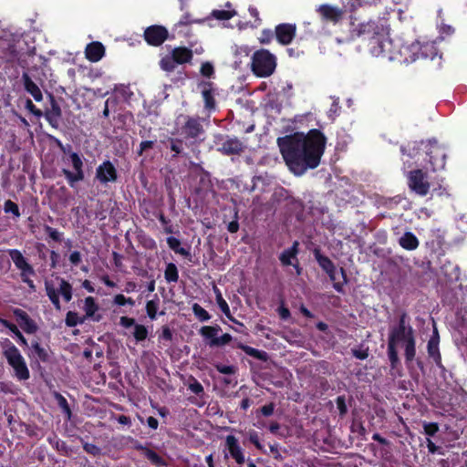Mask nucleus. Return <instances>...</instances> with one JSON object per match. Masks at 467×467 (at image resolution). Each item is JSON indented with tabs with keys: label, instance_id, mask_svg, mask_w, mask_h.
<instances>
[{
	"label": "nucleus",
	"instance_id": "nucleus-2",
	"mask_svg": "<svg viewBox=\"0 0 467 467\" xmlns=\"http://www.w3.org/2000/svg\"><path fill=\"white\" fill-rule=\"evenodd\" d=\"M352 36L362 37L368 41L369 52L374 57H379L385 52L384 35L379 26L374 21L359 24L353 31Z\"/></svg>",
	"mask_w": 467,
	"mask_h": 467
},
{
	"label": "nucleus",
	"instance_id": "nucleus-18",
	"mask_svg": "<svg viewBox=\"0 0 467 467\" xmlns=\"http://www.w3.org/2000/svg\"><path fill=\"white\" fill-rule=\"evenodd\" d=\"M440 337L437 328H434L433 334L428 341L427 351L430 358H431L435 365L440 369H444V366L441 362V355L439 348Z\"/></svg>",
	"mask_w": 467,
	"mask_h": 467
},
{
	"label": "nucleus",
	"instance_id": "nucleus-59",
	"mask_svg": "<svg viewBox=\"0 0 467 467\" xmlns=\"http://www.w3.org/2000/svg\"><path fill=\"white\" fill-rule=\"evenodd\" d=\"M83 449L87 453L92 456H98L101 452V449L93 443L84 442Z\"/></svg>",
	"mask_w": 467,
	"mask_h": 467
},
{
	"label": "nucleus",
	"instance_id": "nucleus-54",
	"mask_svg": "<svg viewBox=\"0 0 467 467\" xmlns=\"http://www.w3.org/2000/svg\"><path fill=\"white\" fill-rule=\"evenodd\" d=\"M423 430L427 436L433 437L440 431V427L437 422H424Z\"/></svg>",
	"mask_w": 467,
	"mask_h": 467
},
{
	"label": "nucleus",
	"instance_id": "nucleus-19",
	"mask_svg": "<svg viewBox=\"0 0 467 467\" xmlns=\"http://www.w3.org/2000/svg\"><path fill=\"white\" fill-rule=\"evenodd\" d=\"M201 88L202 96L204 101V108L208 111H213L216 108V101L214 99L215 90L213 83L211 81H201L198 84Z\"/></svg>",
	"mask_w": 467,
	"mask_h": 467
},
{
	"label": "nucleus",
	"instance_id": "nucleus-52",
	"mask_svg": "<svg viewBox=\"0 0 467 467\" xmlns=\"http://www.w3.org/2000/svg\"><path fill=\"white\" fill-rule=\"evenodd\" d=\"M170 148L174 152L172 158L178 157L182 153V140L181 139H171Z\"/></svg>",
	"mask_w": 467,
	"mask_h": 467
},
{
	"label": "nucleus",
	"instance_id": "nucleus-35",
	"mask_svg": "<svg viewBox=\"0 0 467 467\" xmlns=\"http://www.w3.org/2000/svg\"><path fill=\"white\" fill-rule=\"evenodd\" d=\"M167 244L168 246L178 254H181L182 256H189L190 252L189 250L183 248L181 246V241L173 236H170L167 238Z\"/></svg>",
	"mask_w": 467,
	"mask_h": 467
},
{
	"label": "nucleus",
	"instance_id": "nucleus-63",
	"mask_svg": "<svg viewBox=\"0 0 467 467\" xmlns=\"http://www.w3.org/2000/svg\"><path fill=\"white\" fill-rule=\"evenodd\" d=\"M352 355L360 360H364L368 358V348L366 349H358V348H352L351 349Z\"/></svg>",
	"mask_w": 467,
	"mask_h": 467
},
{
	"label": "nucleus",
	"instance_id": "nucleus-61",
	"mask_svg": "<svg viewBox=\"0 0 467 467\" xmlns=\"http://www.w3.org/2000/svg\"><path fill=\"white\" fill-rule=\"evenodd\" d=\"M49 442L53 445V447L59 452L63 453V454H67L68 452V448H67V443L64 441H61V440H57L54 443L52 442V441L49 439Z\"/></svg>",
	"mask_w": 467,
	"mask_h": 467
},
{
	"label": "nucleus",
	"instance_id": "nucleus-55",
	"mask_svg": "<svg viewBox=\"0 0 467 467\" xmlns=\"http://www.w3.org/2000/svg\"><path fill=\"white\" fill-rule=\"evenodd\" d=\"M249 441L254 445V447L262 451L263 453H266L264 445L260 442L259 435L255 431H252L249 432L248 437Z\"/></svg>",
	"mask_w": 467,
	"mask_h": 467
},
{
	"label": "nucleus",
	"instance_id": "nucleus-42",
	"mask_svg": "<svg viewBox=\"0 0 467 467\" xmlns=\"http://www.w3.org/2000/svg\"><path fill=\"white\" fill-rule=\"evenodd\" d=\"M63 174L65 175L68 184L71 187H73L76 182L83 181L84 177H85L84 172H78V171L72 172L67 169L63 170Z\"/></svg>",
	"mask_w": 467,
	"mask_h": 467
},
{
	"label": "nucleus",
	"instance_id": "nucleus-8",
	"mask_svg": "<svg viewBox=\"0 0 467 467\" xmlns=\"http://www.w3.org/2000/svg\"><path fill=\"white\" fill-rule=\"evenodd\" d=\"M205 130L202 126V119L196 116L185 117V122L181 127V134L183 138L190 141L191 144H195L202 141V137L204 135Z\"/></svg>",
	"mask_w": 467,
	"mask_h": 467
},
{
	"label": "nucleus",
	"instance_id": "nucleus-25",
	"mask_svg": "<svg viewBox=\"0 0 467 467\" xmlns=\"http://www.w3.org/2000/svg\"><path fill=\"white\" fill-rule=\"evenodd\" d=\"M22 81L25 90L29 93L36 101L40 102L43 99L42 91L26 72L22 74Z\"/></svg>",
	"mask_w": 467,
	"mask_h": 467
},
{
	"label": "nucleus",
	"instance_id": "nucleus-40",
	"mask_svg": "<svg viewBox=\"0 0 467 467\" xmlns=\"http://www.w3.org/2000/svg\"><path fill=\"white\" fill-rule=\"evenodd\" d=\"M0 345L3 348V355L5 358L20 352L19 349L8 338H4L0 342Z\"/></svg>",
	"mask_w": 467,
	"mask_h": 467
},
{
	"label": "nucleus",
	"instance_id": "nucleus-13",
	"mask_svg": "<svg viewBox=\"0 0 467 467\" xmlns=\"http://www.w3.org/2000/svg\"><path fill=\"white\" fill-rule=\"evenodd\" d=\"M143 38L149 46L160 47L167 39L173 40L175 38V35H170L168 29L164 26L152 25L145 28Z\"/></svg>",
	"mask_w": 467,
	"mask_h": 467
},
{
	"label": "nucleus",
	"instance_id": "nucleus-27",
	"mask_svg": "<svg viewBox=\"0 0 467 467\" xmlns=\"http://www.w3.org/2000/svg\"><path fill=\"white\" fill-rule=\"evenodd\" d=\"M317 11L322 16L323 19L334 23L338 22L342 17V11L329 5H321Z\"/></svg>",
	"mask_w": 467,
	"mask_h": 467
},
{
	"label": "nucleus",
	"instance_id": "nucleus-6",
	"mask_svg": "<svg viewBox=\"0 0 467 467\" xmlns=\"http://www.w3.org/2000/svg\"><path fill=\"white\" fill-rule=\"evenodd\" d=\"M7 254L13 261L16 268L20 271V278L30 289L35 290L36 286L31 276L36 275L33 265L27 261L18 249H8Z\"/></svg>",
	"mask_w": 467,
	"mask_h": 467
},
{
	"label": "nucleus",
	"instance_id": "nucleus-16",
	"mask_svg": "<svg viewBox=\"0 0 467 467\" xmlns=\"http://www.w3.org/2000/svg\"><path fill=\"white\" fill-rule=\"evenodd\" d=\"M296 35V24L282 23L275 26V36L277 42L282 46L290 45Z\"/></svg>",
	"mask_w": 467,
	"mask_h": 467
},
{
	"label": "nucleus",
	"instance_id": "nucleus-14",
	"mask_svg": "<svg viewBox=\"0 0 467 467\" xmlns=\"http://www.w3.org/2000/svg\"><path fill=\"white\" fill-rule=\"evenodd\" d=\"M119 174L114 164L109 161H104L96 169V179L102 184L108 185L118 181Z\"/></svg>",
	"mask_w": 467,
	"mask_h": 467
},
{
	"label": "nucleus",
	"instance_id": "nucleus-31",
	"mask_svg": "<svg viewBox=\"0 0 467 467\" xmlns=\"http://www.w3.org/2000/svg\"><path fill=\"white\" fill-rule=\"evenodd\" d=\"M404 346V357L407 364L412 362L416 356V338L415 337L408 338L401 343Z\"/></svg>",
	"mask_w": 467,
	"mask_h": 467
},
{
	"label": "nucleus",
	"instance_id": "nucleus-51",
	"mask_svg": "<svg viewBox=\"0 0 467 467\" xmlns=\"http://www.w3.org/2000/svg\"><path fill=\"white\" fill-rule=\"evenodd\" d=\"M69 157H70L72 166H73V169L75 170V171L84 172L83 161H82L81 157L78 155V153L71 152L69 154Z\"/></svg>",
	"mask_w": 467,
	"mask_h": 467
},
{
	"label": "nucleus",
	"instance_id": "nucleus-34",
	"mask_svg": "<svg viewBox=\"0 0 467 467\" xmlns=\"http://www.w3.org/2000/svg\"><path fill=\"white\" fill-rule=\"evenodd\" d=\"M240 348L246 355L253 357L258 360L266 361L268 358V354L264 350H259L257 348L246 345H242Z\"/></svg>",
	"mask_w": 467,
	"mask_h": 467
},
{
	"label": "nucleus",
	"instance_id": "nucleus-50",
	"mask_svg": "<svg viewBox=\"0 0 467 467\" xmlns=\"http://www.w3.org/2000/svg\"><path fill=\"white\" fill-rule=\"evenodd\" d=\"M188 389L197 396L204 395V389L202 385L195 378H192L191 382L188 385Z\"/></svg>",
	"mask_w": 467,
	"mask_h": 467
},
{
	"label": "nucleus",
	"instance_id": "nucleus-36",
	"mask_svg": "<svg viewBox=\"0 0 467 467\" xmlns=\"http://www.w3.org/2000/svg\"><path fill=\"white\" fill-rule=\"evenodd\" d=\"M164 278L168 283H177L179 280L178 268L173 263H169L164 271Z\"/></svg>",
	"mask_w": 467,
	"mask_h": 467
},
{
	"label": "nucleus",
	"instance_id": "nucleus-44",
	"mask_svg": "<svg viewBox=\"0 0 467 467\" xmlns=\"http://www.w3.org/2000/svg\"><path fill=\"white\" fill-rule=\"evenodd\" d=\"M158 309H159V299L158 298L149 300L146 303V312H147L148 317L151 320H154L156 318Z\"/></svg>",
	"mask_w": 467,
	"mask_h": 467
},
{
	"label": "nucleus",
	"instance_id": "nucleus-41",
	"mask_svg": "<svg viewBox=\"0 0 467 467\" xmlns=\"http://www.w3.org/2000/svg\"><path fill=\"white\" fill-rule=\"evenodd\" d=\"M195 317L201 322H206L211 319V315L198 303H194L192 306Z\"/></svg>",
	"mask_w": 467,
	"mask_h": 467
},
{
	"label": "nucleus",
	"instance_id": "nucleus-11",
	"mask_svg": "<svg viewBox=\"0 0 467 467\" xmlns=\"http://www.w3.org/2000/svg\"><path fill=\"white\" fill-rule=\"evenodd\" d=\"M214 142L221 145L217 150L225 156L241 155L246 148L244 142L234 136L217 134L214 137Z\"/></svg>",
	"mask_w": 467,
	"mask_h": 467
},
{
	"label": "nucleus",
	"instance_id": "nucleus-24",
	"mask_svg": "<svg viewBox=\"0 0 467 467\" xmlns=\"http://www.w3.org/2000/svg\"><path fill=\"white\" fill-rule=\"evenodd\" d=\"M99 305L96 303L94 297L88 296L84 301V311H85V321L87 319H91L94 322H99L102 318L100 314H97L99 310Z\"/></svg>",
	"mask_w": 467,
	"mask_h": 467
},
{
	"label": "nucleus",
	"instance_id": "nucleus-3",
	"mask_svg": "<svg viewBox=\"0 0 467 467\" xmlns=\"http://www.w3.org/2000/svg\"><path fill=\"white\" fill-rule=\"evenodd\" d=\"M276 57L267 49H259L252 56L251 69L258 78L270 77L275 70Z\"/></svg>",
	"mask_w": 467,
	"mask_h": 467
},
{
	"label": "nucleus",
	"instance_id": "nucleus-5",
	"mask_svg": "<svg viewBox=\"0 0 467 467\" xmlns=\"http://www.w3.org/2000/svg\"><path fill=\"white\" fill-rule=\"evenodd\" d=\"M192 45L187 47H176L171 53L162 57L159 62L160 67L165 72H172L178 65L191 63L193 57Z\"/></svg>",
	"mask_w": 467,
	"mask_h": 467
},
{
	"label": "nucleus",
	"instance_id": "nucleus-45",
	"mask_svg": "<svg viewBox=\"0 0 467 467\" xmlns=\"http://www.w3.org/2000/svg\"><path fill=\"white\" fill-rule=\"evenodd\" d=\"M212 16L217 20H229L236 15L234 10H213Z\"/></svg>",
	"mask_w": 467,
	"mask_h": 467
},
{
	"label": "nucleus",
	"instance_id": "nucleus-57",
	"mask_svg": "<svg viewBox=\"0 0 467 467\" xmlns=\"http://www.w3.org/2000/svg\"><path fill=\"white\" fill-rule=\"evenodd\" d=\"M275 36V32H273L271 29H264L261 32V36L259 37V42L263 45H268L272 42Z\"/></svg>",
	"mask_w": 467,
	"mask_h": 467
},
{
	"label": "nucleus",
	"instance_id": "nucleus-56",
	"mask_svg": "<svg viewBox=\"0 0 467 467\" xmlns=\"http://www.w3.org/2000/svg\"><path fill=\"white\" fill-rule=\"evenodd\" d=\"M337 408L339 411V416L344 417L348 413V406L346 403V397L344 395L338 396L336 399Z\"/></svg>",
	"mask_w": 467,
	"mask_h": 467
},
{
	"label": "nucleus",
	"instance_id": "nucleus-47",
	"mask_svg": "<svg viewBox=\"0 0 467 467\" xmlns=\"http://www.w3.org/2000/svg\"><path fill=\"white\" fill-rule=\"evenodd\" d=\"M157 218L158 220L160 221V223H161V225L163 226V231L165 234H173L174 233V228L171 224V222L170 219H168L163 213H159L158 215H157Z\"/></svg>",
	"mask_w": 467,
	"mask_h": 467
},
{
	"label": "nucleus",
	"instance_id": "nucleus-46",
	"mask_svg": "<svg viewBox=\"0 0 467 467\" xmlns=\"http://www.w3.org/2000/svg\"><path fill=\"white\" fill-rule=\"evenodd\" d=\"M56 400L63 412L67 414L68 419H70L72 412L66 398L62 396L60 393H56Z\"/></svg>",
	"mask_w": 467,
	"mask_h": 467
},
{
	"label": "nucleus",
	"instance_id": "nucleus-48",
	"mask_svg": "<svg viewBox=\"0 0 467 467\" xmlns=\"http://www.w3.org/2000/svg\"><path fill=\"white\" fill-rule=\"evenodd\" d=\"M233 337L230 334L225 333L222 335L221 337H217L216 339H213V341H209L208 345L210 347H222L229 344L232 341Z\"/></svg>",
	"mask_w": 467,
	"mask_h": 467
},
{
	"label": "nucleus",
	"instance_id": "nucleus-1",
	"mask_svg": "<svg viewBox=\"0 0 467 467\" xmlns=\"http://www.w3.org/2000/svg\"><path fill=\"white\" fill-rule=\"evenodd\" d=\"M282 157L296 176L303 175L309 169H316L324 154L327 138L317 129L310 130L306 135L295 132L276 140Z\"/></svg>",
	"mask_w": 467,
	"mask_h": 467
},
{
	"label": "nucleus",
	"instance_id": "nucleus-12",
	"mask_svg": "<svg viewBox=\"0 0 467 467\" xmlns=\"http://www.w3.org/2000/svg\"><path fill=\"white\" fill-rule=\"evenodd\" d=\"M426 161L430 164L431 171H437L443 170L446 165V151L443 146L436 140H430L426 146Z\"/></svg>",
	"mask_w": 467,
	"mask_h": 467
},
{
	"label": "nucleus",
	"instance_id": "nucleus-10",
	"mask_svg": "<svg viewBox=\"0 0 467 467\" xmlns=\"http://www.w3.org/2000/svg\"><path fill=\"white\" fill-rule=\"evenodd\" d=\"M45 290L47 296L57 310L61 309L59 295L63 296L66 302H69L72 299V285L69 282L63 278L60 279V285L58 290H57L54 285L48 281L45 282Z\"/></svg>",
	"mask_w": 467,
	"mask_h": 467
},
{
	"label": "nucleus",
	"instance_id": "nucleus-22",
	"mask_svg": "<svg viewBox=\"0 0 467 467\" xmlns=\"http://www.w3.org/2000/svg\"><path fill=\"white\" fill-rule=\"evenodd\" d=\"M133 448L136 451H141L142 454L150 462L151 464L158 466V467H162V466L167 465L166 461L161 455H159L155 451L148 448L147 446L141 444L140 441H138L136 440L134 441Z\"/></svg>",
	"mask_w": 467,
	"mask_h": 467
},
{
	"label": "nucleus",
	"instance_id": "nucleus-29",
	"mask_svg": "<svg viewBox=\"0 0 467 467\" xmlns=\"http://www.w3.org/2000/svg\"><path fill=\"white\" fill-rule=\"evenodd\" d=\"M213 292L215 294L216 303H217L219 308L221 309V311L225 315V317L230 321L239 324V322L232 316L230 307H229L227 302L224 300L220 289L216 285L213 286Z\"/></svg>",
	"mask_w": 467,
	"mask_h": 467
},
{
	"label": "nucleus",
	"instance_id": "nucleus-9",
	"mask_svg": "<svg viewBox=\"0 0 467 467\" xmlns=\"http://www.w3.org/2000/svg\"><path fill=\"white\" fill-rule=\"evenodd\" d=\"M407 183L410 192L424 197L431 190V183L428 181L427 172L421 169L410 171L407 175Z\"/></svg>",
	"mask_w": 467,
	"mask_h": 467
},
{
	"label": "nucleus",
	"instance_id": "nucleus-39",
	"mask_svg": "<svg viewBox=\"0 0 467 467\" xmlns=\"http://www.w3.org/2000/svg\"><path fill=\"white\" fill-rule=\"evenodd\" d=\"M65 323L67 327H74L85 323V317H79L77 312L68 311L66 315Z\"/></svg>",
	"mask_w": 467,
	"mask_h": 467
},
{
	"label": "nucleus",
	"instance_id": "nucleus-58",
	"mask_svg": "<svg viewBox=\"0 0 467 467\" xmlns=\"http://www.w3.org/2000/svg\"><path fill=\"white\" fill-rule=\"evenodd\" d=\"M200 72L203 77L210 78L214 75V67L211 62H203Z\"/></svg>",
	"mask_w": 467,
	"mask_h": 467
},
{
	"label": "nucleus",
	"instance_id": "nucleus-15",
	"mask_svg": "<svg viewBox=\"0 0 467 467\" xmlns=\"http://www.w3.org/2000/svg\"><path fill=\"white\" fill-rule=\"evenodd\" d=\"M224 445L228 451V453L224 452V459H228L230 456L239 465H242L246 462L244 451L241 447L239 441L235 436L227 435Z\"/></svg>",
	"mask_w": 467,
	"mask_h": 467
},
{
	"label": "nucleus",
	"instance_id": "nucleus-64",
	"mask_svg": "<svg viewBox=\"0 0 467 467\" xmlns=\"http://www.w3.org/2000/svg\"><path fill=\"white\" fill-rule=\"evenodd\" d=\"M153 146H154L153 140H143L140 144V148L137 150V154L139 156H141L145 150L152 149Z\"/></svg>",
	"mask_w": 467,
	"mask_h": 467
},
{
	"label": "nucleus",
	"instance_id": "nucleus-26",
	"mask_svg": "<svg viewBox=\"0 0 467 467\" xmlns=\"http://www.w3.org/2000/svg\"><path fill=\"white\" fill-rule=\"evenodd\" d=\"M51 108L45 113L47 121L53 127L57 128L58 120L62 115L60 106L56 101L53 96H51Z\"/></svg>",
	"mask_w": 467,
	"mask_h": 467
},
{
	"label": "nucleus",
	"instance_id": "nucleus-32",
	"mask_svg": "<svg viewBox=\"0 0 467 467\" xmlns=\"http://www.w3.org/2000/svg\"><path fill=\"white\" fill-rule=\"evenodd\" d=\"M206 18H194L192 16L186 12L184 13L180 20L173 26V31L178 30L180 27L187 26L192 24H202Z\"/></svg>",
	"mask_w": 467,
	"mask_h": 467
},
{
	"label": "nucleus",
	"instance_id": "nucleus-28",
	"mask_svg": "<svg viewBox=\"0 0 467 467\" xmlns=\"http://www.w3.org/2000/svg\"><path fill=\"white\" fill-rule=\"evenodd\" d=\"M399 244L407 251H413L419 247L420 242L412 232H405L399 239Z\"/></svg>",
	"mask_w": 467,
	"mask_h": 467
},
{
	"label": "nucleus",
	"instance_id": "nucleus-30",
	"mask_svg": "<svg viewBox=\"0 0 467 467\" xmlns=\"http://www.w3.org/2000/svg\"><path fill=\"white\" fill-rule=\"evenodd\" d=\"M298 242L295 241L293 245L285 250H284L279 255V260L284 266L292 265L291 259L296 258L298 254Z\"/></svg>",
	"mask_w": 467,
	"mask_h": 467
},
{
	"label": "nucleus",
	"instance_id": "nucleus-49",
	"mask_svg": "<svg viewBox=\"0 0 467 467\" xmlns=\"http://www.w3.org/2000/svg\"><path fill=\"white\" fill-rule=\"evenodd\" d=\"M44 231L54 242L60 243L62 241L63 233L58 232L57 229L45 224Z\"/></svg>",
	"mask_w": 467,
	"mask_h": 467
},
{
	"label": "nucleus",
	"instance_id": "nucleus-60",
	"mask_svg": "<svg viewBox=\"0 0 467 467\" xmlns=\"http://www.w3.org/2000/svg\"><path fill=\"white\" fill-rule=\"evenodd\" d=\"M275 409V404L274 402H270L261 407L260 410L257 411V414L261 413L265 417H269L274 414Z\"/></svg>",
	"mask_w": 467,
	"mask_h": 467
},
{
	"label": "nucleus",
	"instance_id": "nucleus-37",
	"mask_svg": "<svg viewBox=\"0 0 467 467\" xmlns=\"http://www.w3.org/2000/svg\"><path fill=\"white\" fill-rule=\"evenodd\" d=\"M31 350L36 358L42 361L47 362L48 359V354L47 350L41 346L38 340H33L31 342Z\"/></svg>",
	"mask_w": 467,
	"mask_h": 467
},
{
	"label": "nucleus",
	"instance_id": "nucleus-7",
	"mask_svg": "<svg viewBox=\"0 0 467 467\" xmlns=\"http://www.w3.org/2000/svg\"><path fill=\"white\" fill-rule=\"evenodd\" d=\"M413 337H415L414 329L409 323L408 314L402 312L399 317L398 324L389 330L388 342L399 345Z\"/></svg>",
	"mask_w": 467,
	"mask_h": 467
},
{
	"label": "nucleus",
	"instance_id": "nucleus-17",
	"mask_svg": "<svg viewBox=\"0 0 467 467\" xmlns=\"http://www.w3.org/2000/svg\"><path fill=\"white\" fill-rule=\"evenodd\" d=\"M7 363L13 368L15 376L19 380H27L30 378V372L21 353L7 357Z\"/></svg>",
	"mask_w": 467,
	"mask_h": 467
},
{
	"label": "nucleus",
	"instance_id": "nucleus-53",
	"mask_svg": "<svg viewBox=\"0 0 467 467\" xmlns=\"http://www.w3.org/2000/svg\"><path fill=\"white\" fill-rule=\"evenodd\" d=\"M214 368H216V370L219 373L224 374V375L235 374L236 370H237L236 367L234 365H224V364H221V363L215 364Z\"/></svg>",
	"mask_w": 467,
	"mask_h": 467
},
{
	"label": "nucleus",
	"instance_id": "nucleus-4",
	"mask_svg": "<svg viewBox=\"0 0 467 467\" xmlns=\"http://www.w3.org/2000/svg\"><path fill=\"white\" fill-rule=\"evenodd\" d=\"M314 257L316 261L317 262L318 265L322 268L324 272L328 275L330 281L333 283V288L340 293L344 294V285L348 284V278L346 273V270L343 267H340L339 272L342 276V281H337L336 278V272L337 268L333 261L327 257V255H324L321 253V250L319 248H315L313 251Z\"/></svg>",
	"mask_w": 467,
	"mask_h": 467
},
{
	"label": "nucleus",
	"instance_id": "nucleus-33",
	"mask_svg": "<svg viewBox=\"0 0 467 467\" xmlns=\"http://www.w3.org/2000/svg\"><path fill=\"white\" fill-rule=\"evenodd\" d=\"M222 331V328L219 325L215 326H203L199 330L200 335L205 338L210 339V341H213V339L217 338V335Z\"/></svg>",
	"mask_w": 467,
	"mask_h": 467
},
{
	"label": "nucleus",
	"instance_id": "nucleus-62",
	"mask_svg": "<svg viewBox=\"0 0 467 467\" xmlns=\"http://www.w3.org/2000/svg\"><path fill=\"white\" fill-rule=\"evenodd\" d=\"M26 109L29 112H31L33 115H35L36 117H41L42 116V111L39 109H37L36 106L29 99H26Z\"/></svg>",
	"mask_w": 467,
	"mask_h": 467
},
{
	"label": "nucleus",
	"instance_id": "nucleus-23",
	"mask_svg": "<svg viewBox=\"0 0 467 467\" xmlns=\"http://www.w3.org/2000/svg\"><path fill=\"white\" fill-rule=\"evenodd\" d=\"M105 55V47L101 42L93 41L85 48L86 58L90 62L99 61Z\"/></svg>",
	"mask_w": 467,
	"mask_h": 467
},
{
	"label": "nucleus",
	"instance_id": "nucleus-38",
	"mask_svg": "<svg viewBox=\"0 0 467 467\" xmlns=\"http://www.w3.org/2000/svg\"><path fill=\"white\" fill-rule=\"evenodd\" d=\"M397 347H398V345H394V344L388 342L387 353H388V358H389L390 367L392 369L396 368L398 367V365H400V358L398 355Z\"/></svg>",
	"mask_w": 467,
	"mask_h": 467
},
{
	"label": "nucleus",
	"instance_id": "nucleus-20",
	"mask_svg": "<svg viewBox=\"0 0 467 467\" xmlns=\"http://www.w3.org/2000/svg\"><path fill=\"white\" fill-rule=\"evenodd\" d=\"M13 314L16 318L20 327L27 334H34L37 331L38 327L29 315L20 308H15Z\"/></svg>",
	"mask_w": 467,
	"mask_h": 467
},
{
	"label": "nucleus",
	"instance_id": "nucleus-21",
	"mask_svg": "<svg viewBox=\"0 0 467 467\" xmlns=\"http://www.w3.org/2000/svg\"><path fill=\"white\" fill-rule=\"evenodd\" d=\"M119 325L125 328L134 327L133 337L136 341L140 342L148 337V329L144 325L136 324L135 319L129 317H121Z\"/></svg>",
	"mask_w": 467,
	"mask_h": 467
},
{
	"label": "nucleus",
	"instance_id": "nucleus-43",
	"mask_svg": "<svg viewBox=\"0 0 467 467\" xmlns=\"http://www.w3.org/2000/svg\"><path fill=\"white\" fill-rule=\"evenodd\" d=\"M4 212L11 213L14 218H19L21 213L18 205L11 200H6L4 203Z\"/></svg>",
	"mask_w": 467,
	"mask_h": 467
}]
</instances>
